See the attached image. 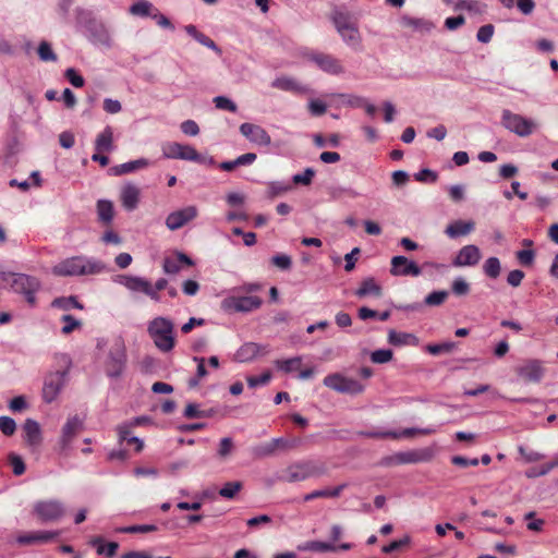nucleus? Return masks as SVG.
Listing matches in <instances>:
<instances>
[{
    "label": "nucleus",
    "mask_w": 558,
    "mask_h": 558,
    "mask_svg": "<svg viewBox=\"0 0 558 558\" xmlns=\"http://www.w3.org/2000/svg\"><path fill=\"white\" fill-rule=\"evenodd\" d=\"M105 270L106 265L101 260L86 255L64 258L52 267V274L59 277L92 276Z\"/></svg>",
    "instance_id": "f257e3e1"
},
{
    "label": "nucleus",
    "mask_w": 558,
    "mask_h": 558,
    "mask_svg": "<svg viewBox=\"0 0 558 558\" xmlns=\"http://www.w3.org/2000/svg\"><path fill=\"white\" fill-rule=\"evenodd\" d=\"M331 20L342 41L353 51L362 52L364 49L362 35L352 16L347 12L336 11Z\"/></svg>",
    "instance_id": "f03ea898"
},
{
    "label": "nucleus",
    "mask_w": 558,
    "mask_h": 558,
    "mask_svg": "<svg viewBox=\"0 0 558 558\" xmlns=\"http://www.w3.org/2000/svg\"><path fill=\"white\" fill-rule=\"evenodd\" d=\"M147 332L161 352H170L174 348V325L169 318L155 317L148 323Z\"/></svg>",
    "instance_id": "7ed1b4c3"
},
{
    "label": "nucleus",
    "mask_w": 558,
    "mask_h": 558,
    "mask_svg": "<svg viewBox=\"0 0 558 558\" xmlns=\"http://www.w3.org/2000/svg\"><path fill=\"white\" fill-rule=\"evenodd\" d=\"M326 465L314 460H302L288 465L280 480L288 483L303 482L326 474Z\"/></svg>",
    "instance_id": "20e7f679"
},
{
    "label": "nucleus",
    "mask_w": 558,
    "mask_h": 558,
    "mask_svg": "<svg viewBox=\"0 0 558 558\" xmlns=\"http://www.w3.org/2000/svg\"><path fill=\"white\" fill-rule=\"evenodd\" d=\"M10 286L12 291L22 294L31 306L36 304V293L41 287L39 279L25 274H12Z\"/></svg>",
    "instance_id": "39448f33"
},
{
    "label": "nucleus",
    "mask_w": 558,
    "mask_h": 558,
    "mask_svg": "<svg viewBox=\"0 0 558 558\" xmlns=\"http://www.w3.org/2000/svg\"><path fill=\"white\" fill-rule=\"evenodd\" d=\"M502 125L520 137H527L533 134L538 124L535 120L525 118L519 113H513L508 109L502 111L501 116Z\"/></svg>",
    "instance_id": "423d86ee"
},
{
    "label": "nucleus",
    "mask_w": 558,
    "mask_h": 558,
    "mask_svg": "<svg viewBox=\"0 0 558 558\" xmlns=\"http://www.w3.org/2000/svg\"><path fill=\"white\" fill-rule=\"evenodd\" d=\"M126 366L125 347L121 341L111 345L105 361V373L110 378H119Z\"/></svg>",
    "instance_id": "0eeeda50"
},
{
    "label": "nucleus",
    "mask_w": 558,
    "mask_h": 558,
    "mask_svg": "<svg viewBox=\"0 0 558 558\" xmlns=\"http://www.w3.org/2000/svg\"><path fill=\"white\" fill-rule=\"evenodd\" d=\"M33 512L43 522H56L64 517L65 506L59 499H45L35 502Z\"/></svg>",
    "instance_id": "6e6552de"
},
{
    "label": "nucleus",
    "mask_w": 558,
    "mask_h": 558,
    "mask_svg": "<svg viewBox=\"0 0 558 558\" xmlns=\"http://www.w3.org/2000/svg\"><path fill=\"white\" fill-rule=\"evenodd\" d=\"M262 305V299L256 295H231L221 301L226 313H248Z\"/></svg>",
    "instance_id": "1a4fd4ad"
},
{
    "label": "nucleus",
    "mask_w": 558,
    "mask_h": 558,
    "mask_svg": "<svg viewBox=\"0 0 558 558\" xmlns=\"http://www.w3.org/2000/svg\"><path fill=\"white\" fill-rule=\"evenodd\" d=\"M162 156L167 159H181L194 162H204L205 158L191 145L170 142L162 145Z\"/></svg>",
    "instance_id": "9d476101"
},
{
    "label": "nucleus",
    "mask_w": 558,
    "mask_h": 558,
    "mask_svg": "<svg viewBox=\"0 0 558 558\" xmlns=\"http://www.w3.org/2000/svg\"><path fill=\"white\" fill-rule=\"evenodd\" d=\"M324 385L341 393L357 395L364 390V386L360 381L338 373L326 376Z\"/></svg>",
    "instance_id": "9b49d317"
},
{
    "label": "nucleus",
    "mask_w": 558,
    "mask_h": 558,
    "mask_svg": "<svg viewBox=\"0 0 558 558\" xmlns=\"http://www.w3.org/2000/svg\"><path fill=\"white\" fill-rule=\"evenodd\" d=\"M66 383V372L58 371L46 376L41 397L44 402L51 403L57 400Z\"/></svg>",
    "instance_id": "f8f14e48"
},
{
    "label": "nucleus",
    "mask_w": 558,
    "mask_h": 558,
    "mask_svg": "<svg viewBox=\"0 0 558 558\" xmlns=\"http://www.w3.org/2000/svg\"><path fill=\"white\" fill-rule=\"evenodd\" d=\"M84 427V417L78 414L71 415L66 418L65 423L61 428V435L59 437V447L62 451L70 449L73 439Z\"/></svg>",
    "instance_id": "ddd939ff"
},
{
    "label": "nucleus",
    "mask_w": 558,
    "mask_h": 558,
    "mask_svg": "<svg viewBox=\"0 0 558 558\" xmlns=\"http://www.w3.org/2000/svg\"><path fill=\"white\" fill-rule=\"evenodd\" d=\"M198 216V209L194 205L185 206L181 209L170 213L166 218V227L175 231L184 227L190 221L194 220Z\"/></svg>",
    "instance_id": "4468645a"
},
{
    "label": "nucleus",
    "mask_w": 558,
    "mask_h": 558,
    "mask_svg": "<svg viewBox=\"0 0 558 558\" xmlns=\"http://www.w3.org/2000/svg\"><path fill=\"white\" fill-rule=\"evenodd\" d=\"M239 130L254 145L267 147L271 144L270 135L258 124L245 122L240 125Z\"/></svg>",
    "instance_id": "2eb2a0df"
},
{
    "label": "nucleus",
    "mask_w": 558,
    "mask_h": 558,
    "mask_svg": "<svg viewBox=\"0 0 558 558\" xmlns=\"http://www.w3.org/2000/svg\"><path fill=\"white\" fill-rule=\"evenodd\" d=\"M310 60L313 61L322 71L328 74L340 75L344 73V68L341 64V61L331 54L313 52L310 54Z\"/></svg>",
    "instance_id": "dca6fc26"
},
{
    "label": "nucleus",
    "mask_w": 558,
    "mask_h": 558,
    "mask_svg": "<svg viewBox=\"0 0 558 558\" xmlns=\"http://www.w3.org/2000/svg\"><path fill=\"white\" fill-rule=\"evenodd\" d=\"M60 535L59 531H33L16 536L15 542L22 546L47 544Z\"/></svg>",
    "instance_id": "f3484780"
},
{
    "label": "nucleus",
    "mask_w": 558,
    "mask_h": 558,
    "mask_svg": "<svg viewBox=\"0 0 558 558\" xmlns=\"http://www.w3.org/2000/svg\"><path fill=\"white\" fill-rule=\"evenodd\" d=\"M390 274L392 276H412L418 277L422 274L421 267L405 256L398 255L391 259Z\"/></svg>",
    "instance_id": "a211bd4d"
},
{
    "label": "nucleus",
    "mask_w": 558,
    "mask_h": 558,
    "mask_svg": "<svg viewBox=\"0 0 558 558\" xmlns=\"http://www.w3.org/2000/svg\"><path fill=\"white\" fill-rule=\"evenodd\" d=\"M481 257V251L476 245H464L456 254L452 265L454 267H472L478 264Z\"/></svg>",
    "instance_id": "6ab92c4d"
},
{
    "label": "nucleus",
    "mask_w": 558,
    "mask_h": 558,
    "mask_svg": "<svg viewBox=\"0 0 558 558\" xmlns=\"http://www.w3.org/2000/svg\"><path fill=\"white\" fill-rule=\"evenodd\" d=\"M517 374L524 380L539 383L545 374V369L541 361L529 360L518 366Z\"/></svg>",
    "instance_id": "aec40b11"
},
{
    "label": "nucleus",
    "mask_w": 558,
    "mask_h": 558,
    "mask_svg": "<svg viewBox=\"0 0 558 558\" xmlns=\"http://www.w3.org/2000/svg\"><path fill=\"white\" fill-rule=\"evenodd\" d=\"M141 197V190L133 183L124 184L120 191V201L123 208L133 211L137 208Z\"/></svg>",
    "instance_id": "412c9836"
},
{
    "label": "nucleus",
    "mask_w": 558,
    "mask_h": 558,
    "mask_svg": "<svg viewBox=\"0 0 558 558\" xmlns=\"http://www.w3.org/2000/svg\"><path fill=\"white\" fill-rule=\"evenodd\" d=\"M23 433L25 442L32 447L37 448L43 442V433L39 423L33 418L25 420L23 424Z\"/></svg>",
    "instance_id": "4be33fe9"
},
{
    "label": "nucleus",
    "mask_w": 558,
    "mask_h": 558,
    "mask_svg": "<svg viewBox=\"0 0 558 558\" xmlns=\"http://www.w3.org/2000/svg\"><path fill=\"white\" fill-rule=\"evenodd\" d=\"M87 31L93 44L107 48L111 46V36L109 29L104 23L92 22L90 25L87 26Z\"/></svg>",
    "instance_id": "5701e85b"
},
{
    "label": "nucleus",
    "mask_w": 558,
    "mask_h": 558,
    "mask_svg": "<svg viewBox=\"0 0 558 558\" xmlns=\"http://www.w3.org/2000/svg\"><path fill=\"white\" fill-rule=\"evenodd\" d=\"M268 352L269 348L266 345H260L255 342H246L236 351L234 359L238 362L245 363L251 362L259 354H266Z\"/></svg>",
    "instance_id": "b1692460"
},
{
    "label": "nucleus",
    "mask_w": 558,
    "mask_h": 558,
    "mask_svg": "<svg viewBox=\"0 0 558 558\" xmlns=\"http://www.w3.org/2000/svg\"><path fill=\"white\" fill-rule=\"evenodd\" d=\"M151 165L146 158H138L121 165L113 166L109 169V174L114 177L124 175L148 168Z\"/></svg>",
    "instance_id": "393cba45"
},
{
    "label": "nucleus",
    "mask_w": 558,
    "mask_h": 558,
    "mask_svg": "<svg viewBox=\"0 0 558 558\" xmlns=\"http://www.w3.org/2000/svg\"><path fill=\"white\" fill-rule=\"evenodd\" d=\"M193 260L186 254L179 252L165 258L163 271L168 275H175L183 266H193Z\"/></svg>",
    "instance_id": "a878e982"
},
{
    "label": "nucleus",
    "mask_w": 558,
    "mask_h": 558,
    "mask_svg": "<svg viewBox=\"0 0 558 558\" xmlns=\"http://www.w3.org/2000/svg\"><path fill=\"white\" fill-rule=\"evenodd\" d=\"M474 229V221L459 219L449 223L445 229V233L450 239H457L470 234Z\"/></svg>",
    "instance_id": "bb28decb"
},
{
    "label": "nucleus",
    "mask_w": 558,
    "mask_h": 558,
    "mask_svg": "<svg viewBox=\"0 0 558 558\" xmlns=\"http://www.w3.org/2000/svg\"><path fill=\"white\" fill-rule=\"evenodd\" d=\"M114 282L125 287L131 292H142L146 290L149 281L145 278L131 275H119L113 279Z\"/></svg>",
    "instance_id": "cd10ccee"
},
{
    "label": "nucleus",
    "mask_w": 558,
    "mask_h": 558,
    "mask_svg": "<svg viewBox=\"0 0 558 558\" xmlns=\"http://www.w3.org/2000/svg\"><path fill=\"white\" fill-rule=\"evenodd\" d=\"M271 86L274 88L292 92L296 94H306L310 92V88L305 85H302L296 80L289 76H280L272 81Z\"/></svg>",
    "instance_id": "c85d7f7f"
},
{
    "label": "nucleus",
    "mask_w": 558,
    "mask_h": 558,
    "mask_svg": "<svg viewBox=\"0 0 558 558\" xmlns=\"http://www.w3.org/2000/svg\"><path fill=\"white\" fill-rule=\"evenodd\" d=\"M399 23L402 27H409L418 33H429L435 27L434 23L426 19L409 15H402Z\"/></svg>",
    "instance_id": "c756f323"
},
{
    "label": "nucleus",
    "mask_w": 558,
    "mask_h": 558,
    "mask_svg": "<svg viewBox=\"0 0 558 558\" xmlns=\"http://www.w3.org/2000/svg\"><path fill=\"white\" fill-rule=\"evenodd\" d=\"M388 342L395 347H404V345H417L420 340L418 338L410 332L396 331L390 329L388 332Z\"/></svg>",
    "instance_id": "7c9ffc66"
},
{
    "label": "nucleus",
    "mask_w": 558,
    "mask_h": 558,
    "mask_svg": "<svg viewBox=\"0 0 558 558\" xmlns=\"http://www.w3.org/2000/svg\"><path fill=\"white\" fill-rule=\"evenodd\" d=\"M95 150L98 153H110L113 150V130L107 125L95 140Z\"/></svg>",
    "instance_id": "2f4dec72"
},
{
    "label": "nucleus",
    "mask_w": 558,
    "mask_h": 558,
    "mask_svg": "<svg viewBox=\"0 0 558 558\" xmlns=\"http://www.w3.org/2000/svg\"><path fill=\"white\" fill-rule=\"evenodd\" d=\"M157 8L148 0H134L129 8V13L138 17H153Z\"/></svg>",
    "instance_id": "473e14b6"
},
{
    "label": "nucleus",
    "mask_w": 558,
    "mask_h": 558,
    "mask_svg": "<svg viewBox=\"0 0 558 558\" xmlns=\"http://www.w3.org/2000/svg\"><path fill=\"white\" fill-rule=\"evenodd\" d=\"M348 487L347 483H342L335 488L317 489L303 497L304 501H311L316 498H337Z\"/></svg>",
    "instance_id": "72a5a7b5"
},
{
    "label": "nucleus",
    "mask_w": 558,
    "mask_h": 558,
    "mask_svg": "<svg viewBox=\"0 0 558 558\" xmlns=\"http://www.w3.org/2000/svg\"><path fill=\"white\" fill-rule=\"evenodd\" d=\"M131 426L128 423H123L118 426V436L120 442H126L129 445H135V450L140 452L143 449L144 442L136 436L131 435Z\"/></svg>",
    "instance_id": "f704fd0d"
},
{
    "label": "nucleus",
    "mask_w": 558,
    "mask_h": 558,
    "mask_svg": "<svg viewBox=\"0 0 558 558\" xmlns=\"http://www.w3.org/2000/svg\"><path fill=\"white\" fill-rule=\"evenodd\" d=\"M381 294V288L376 283L375 279L368 277L361 282L360 288L355 291V295L364 298L367 295L379 296Z\"/></svg>",
    "instance_id": "c9c22d12"
},
{
    "label": "nucleus",
    "mask_w": 558,
    "mask_h": 558,
    "mask_svg": "<svg viewBox=\"0 0 558 558\" xmlns=\"http://www.w3.org/2000/svg\"><path fill=\"white\" fill-rule=\"evenodd\" d=\"M97 215L99 221H101L102 223H111L114 216V208L112 202L108 199H99L97 202Z\"/></svg>",
    "instance_id": "e433bc0d"
},
{
    "label": "nucleus",
    "mask_w": 558,
    "mask_h": 558,
    "mask_svg": "<svg viewBox=\"0 0 558 558\" xmlns=\"http://www.w3.org/2000/svg\"><path fill=\"white\" fill-rule=\"evenodd\" d=\"M328 194L332 201H342L344 197L357 198L361 196L356 190L342 185L330 186Z\"/></svg>",
    "instance_id": "4c0bfd02"
},
{
    "label": "nucleus",
    "mask_w": 558,
    "mask_h": 558,
    "mask_svg": "<svg viewBox=\"0 0 558 558\" xmlns=\"http://www.w3.org/2000/svg\"><path fill=\"white\" fill-rule=\"evenodd\" d=\"M185 32L193 37L196 41H198L201 45L215 50L219 51L218 46L215 44L214 40H211L209 37H207L205 34L197 31V28L194 25H186L184 27Z\"/></svg>",
    "instance_id": "58836bf2"
},
{
    "label": "nucleus",
    "mask_w": 558,
    "mask_h": 558,
    "mask_svg": "<svg viewBox=\"0 0 558 558\" xmlns=\"http://www.w3.org/2000/svg\"><path fill=\"white\" fill-rule=\"evenodd\" d=\"M90 543L96 548L97 554L104 555L108 558L113 557L119 547L118 543L116 542H109L105 544L101 537H96Z\"/></svg>",
    "instance_id": "ea45409f"
},
{
    "label": "nucleus",
    "mask_w": 558,
    "mask_h": 558,
    "mask_svg": "<svg viewBox=\"0 0 558 558\" xmlns=\"http://www.w3.org/2000/svg\"><path fill=\"white\" fill-rule=\"evenodd\" d=\"M298 549L300 551H318V553H325V551H331L335 550L336 547L330 543H325L320 541H310L305 542L303 544H300L298 546Z\"/></svg>",
    "instance_id": "a19ab883"
},
{
    "label": "nucleus",
    "mask_w": 558,
    "mask_h": 558,
    "mask_svg": "<svg viewBox=\"0 0 558 558\" xmlns=\"http://www.w3.org/2000/svg\"><path fill=\"white\" fill-rule=\"evenodd\" d=\"M51 306L64 311H70L71 308H83V305L77 301L75 296L57 298L52 301Z\"/></svg>",
    "instance_id": "79ce46f5"
},
{
    "label": "nucleus",
    "mask_w": 558,
    "mask_h": 558,
    "mask_svg": "<svg viewBox=\"0 0 558 558\" xmlns=\"http://www.w3.org/2000/svg\"><path fill=\"white\" fill-rule=\"evenodd\" d=\"M484 274L492 279L499 277L501 272V264L497 257H488L483 264Z\"/></svg>",
    "instance_id": "37998d69"
},
{
    "label": "nucleus",
    "mask_w": 558,
    "mask_h": 558,
    "mask_svg": "<svg viewBox=\"0 0 558 558\" xmlns=\"http://www.w3.org/2000/svg\"><path fill=\"white\" fill-rule=\"evenodd\" d=\"M37 53L39 59L44 62H56L58 60V57L53 51L51 44L46 40L39 43Z\"/></svg>",
    "instance_id": "c03bdc74"
},
{
    "label": "nucleus",
    "mask_w": 558,
    "mask_h": 558,
    "mask_svg": "<svg viewBox=\"0 0 558 558\" xmlns=\"http://www.w3.org/2000/svg\"><path fill=\"white\" fill-rule=\"evenodd\" d=\"M485 5L476 0H457L454 3V10H465L475 14H480L484 11Z\"/></svg>",
    "instance_id": "a18cd8bd"
},
{
    "label": "nucleus",
    "mask_w": 558,
    "mask_h": 558,
    "mask_svg": "<svg viewBox=\"0 0 558 558\" xmlns=\"http://www.w3.org/2000/svg\"><path fill=\"white\" fill-rule=\"evenodd\" d=\"M301 363H302V357L294 356L291 359L278 360L276 362V365L279 369L283 371L284 373H291V372L298 371L301 366Z\"/></svg>",
    "instance_id": "49530a36"
},
{
    "label": "nucleus",
    "mask_w": 558,
    "mask_h": 558,
    "mask_svg": "<svg viewBox=\"0 0 558 558\" xmlns=\"http://www.w3.org/2000/svg\"><path fill=\"white\" fill-rule=\"evenodd\" d=\"M242 489V483L239 481L227 482L220 489L219 495L226 499H233Z\"/></svg>",
    "instance_id": "de8ad7c7"
},
{
    "label": "nucleus",
    "mask_w": 558,
    "mask_h": 558,
    "mask_svg": "<svg viewBox=\"0 0 558 558\" xmlns=\"http://www.w3.org/2000/svg\"><path fill=\"white\" fill-rule=\"evenodd\" d=\"M268 191L267 194L270 198H274L278 195L284 194L291 190V185L281 181H271L267 183Z\"/></svg>",
    "instance_id": "09e8293b"
},
{
    "label": "nucleus",
    "mask_w": 558,
    "mask_h": 558,
    "mask_svg": "<svg viewBox=\"0 0 558 558\" xmlns=\"http://www.w3.org/2000/svg\"><path fill=\"white\" fill-rule=\"evenodd\" d=\"M335 96L341 100V104L350 106L352 108H362V106L365 102V98L357 95L336 94Z\"/></svg>",
    "instance_id": "8fccbe9b"
},
{
    "label": "nucleus",
    "mask_w": 558,
    "mask_h": 558,
    "mask_svg": "<svg viewBox=\"0 0 558 558\" xmlns=\"http://www.w3.org/2000/svg\"><path fill=\"white\" fill-rule=\"evenodd\" d=\"M8 460L12 466V472L14 475L20 476L24 474L26 466L23 459L19 454L11 452L8 456Z\"/></svg>",
    "instance_id": "3c124183"
},
{
    "label": "nucleus",
    "mask_w": 558,
    "mask_h": 558,
    "mask_svg": "<svg viewBox=\"0 0 558 558\" xmlns=\"http://www.w3.org/2000/svg\"><path fill=\"white\" fill-rule=\"evenodd\" d=\"M393 353L390 349H378L372 352L371 361L376 364L388 363L392 360Z\"/></svg>",
    "instance_id": "603ef678"
},
{
    "label": "nucleus",
    "mask_w": 558,
    "mask_h": 558,
    "mask_svg": "<svg viewBox=\"0 0 558 558\" xmlns=\"http://www.w3.org/2000/svg\"><path fill=\"white\" fill-rule=\"evenodd\" d=\"M454 342L448 341L444 343H434L426 345V351L432 355H438L440 353H449L454 349Z\"/></svg>",
    "instance_id": "864d4df0"
},
{
    "label": "nucleus",
    "mask_w": 558,
    "mask_h": 558,
    "mask_svg": "<svg viewBox=\"0 0 558 558\" xmlns=\"http://www.w3.org/2000/svg\"><path fill=\"white\" fill-rule=\"evenodd\" d=\"M437 432L436 427H426V428H416V427H410L404 428L402 432L397 433L398 438L400 437H413L415 435H432Z\"/></svg>",
    "instance_id": "5fc2aeb1"
},
{
    "label": "nucleus",
    "mask_w": 558,
    "mask_h": 558,
    "mask_svg": "<svg viewBox=\"0 0 558 558\" xmlns=\"http://www.w3.org/2000/svg\"><path fill=\"white\" fill-rule=\"evenodd\" d=\"M448 296V292L445 290L433 291L425 298V304L428 306H438L442 304Z\"/></svg>",
    "instance_id": "6e6d98bb"
},
{
    "label": "nucleus",
    "mask_w": 558,
    "mask_h": 558,
    "mask_svg": "<svg viewBox=\"0 0 558 558\" xmlns=\"http://www.w3.org/2000/svg\"><path fill=\"white\" fill-rule=\"evenodd\" d=\"M518 451L526 463L536 462L545 458L544 453L535 450H529L524 446H519Z\"/></svg>",
    "instance_id": "4d7b16f0"
},
{
    "label": "nucleus",
    "mask_w": 558,
    "mask_h": 558,
    "mask_svg": "<svg viewBox=\"0 0 558 558\" xmlns=\"http://www.w3.org/2000/svg\"><path fill=\"white\" fill-rule=\"evenodd\" d=\"M315 175V171L313 168H306L302 173H296L292 177V182L294 184L310 185Z\"/></svg>",
    "instance_id": "13d9d810"
},
{
    "label": "nucleus",
    "mask_w": 558,
    "mask_h": 558,
    "mask_svg": "<svg viewBox=\"0 0 558 558\" xmlns=\"http://www.w3.org/2000/svg\"><path fill=\"white\" fill-rule=\"evenodd\" d=\"M214 104L216 106V108L220 109V110H227V111H230V112H235L236 111V105L233 100H231L230 98L226 97V96H217L214 98Z\"/></svg>",
    "instance_id": "bf43d9fd"
},
{
    "label": "nucleus",
    "mask_w": 558,
    "mask_h": 558,
    "mask_svg": "<svg viewBox=\"0 0 558 558\" xmlns=\"http://www.w3.org/2000/svg\"><path fill=\"white\" fill-rule=\"evenodd\" d=\"M0 430L5 436H12L16 430V423L10 416H0Z\"/></svg>",
    "instance_id": "052dcab7"
},
{
    "label": "nucleus",
    "mask_w": 558,
    "mask_h": 558,
    "mask_svg": "<svg viewBox=\"0 0 558 558\" xmlns=\"http://www.w3.org/2000/svg\"><path fill=\"white\" fill-rule=\"evenodd\" d=\"M64 76L76 88L83 87L85 84L84 77L73 68L66 69Z\"/></svg>",
    "instance_id": "680f3d73"
},
{
    "label": "nucleus",
    "mask_w": 558,
    "mask_h": 558,
    "mask_svg": "<svg viewBox=\"0 0 558 558\" xmlns=\"http://www.w3.org/2000/svg\"><path fill=\"white\" fill-rule=\"evenodd\" d=\"M494 26L492 24L483 25L478 28L476 34V39L480 43L487 44L492 40V37L494 35Z\"/></svg>",
    "instance_id": "e2e57ef3"
},
{
    "label": "nucleus",
    "mask_w": 558,
    "mask_h": 558,
    "mask_svg": "<svg viewBox=\"0 0 558 558\" xmlns=\"http://www.w3.org/2000/svg\"><path fill=\"white\" fill-rule=\"evenodd\" d=\"M233 440L230 437H225L220 440L218 446V456L220 458H227L233 451Z\"/></svg>",
    "instance_id": "0e129e2a"
},
{
    "label": "nucleus",
    "mask_w": 558,
    "mask_h": 558,
    "mask_svg": "<svg viewBox=\"0 0 558 558\" xmlns=\"http://www.w3.org/2000/svg\"><path fill=\"white\" fill-rule=\"evenodd\" d=\"M451 288L456 295H465L470 291V284L462 277L456 278Z\"/></svg>",
    "instance_id": "69168bd1"
},
{
    "label": "nucleus",
    "mask_w": 558,
    "mask_h": 558,
    "mask_svg": "<svg viewBox=\"0 0 558 558\" xmlns=\"http://www.w3.org/2000/svg\"><path fill=\"white\" fill-rule=\"evenodd\" d=\"M271 263L282 270H288L291 268L292 259L287 254H278L272 256Z\"/></svg>",
    "instance_id": "338daca9"
},
{
    "label": "nucleus",
    "mask_w": 558,
    "mask_h": 558,
    "mask_svg": "<svg viewBox=\"0 0 558 558\" xmlns=\"http://www.w3.org/2000/svg\"><path fill=\"white\" fill-rule=\"evenodd\" d=\"M515 256L522 266H531L534 262L535 253L533 250L530 248L521 250L517 252Z\"/></svg>",
    "instance_id": "774afa93"
}]
</instances>
